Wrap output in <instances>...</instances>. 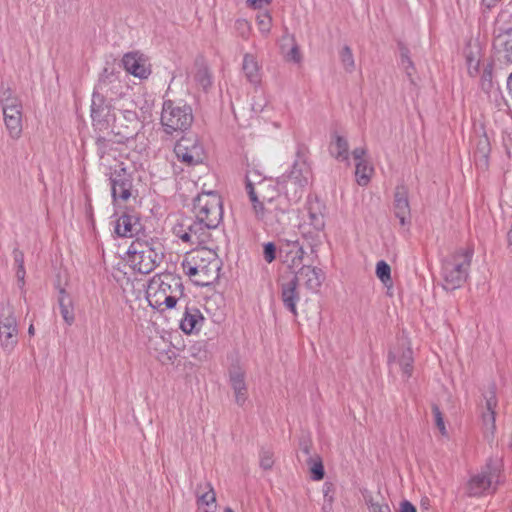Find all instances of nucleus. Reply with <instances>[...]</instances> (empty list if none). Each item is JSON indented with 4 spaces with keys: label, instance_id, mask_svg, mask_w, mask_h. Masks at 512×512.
<instances>
[{
    "label": "nucleus",
    "instance_id": "1a4fd4ad",
    "mask_svg": "<svg viewBox=\"0 0 512 512\" xmlns=\"http://www.w3.org/2000/svg\"><path fill=\"white\" fill-rule=\"evenodd\" d=\"M18 323L14 308L10 304L0 309V345L4 352L10 354L18 344Z\"/></svg>",
    "mask_w": 512,
    "mask_h": 512
},
{
    "label": "nucleus",
    "instance_id": "f03ea898",
    "mask_svg": "<svg viewBox=\"0 0 512 512\" xmlns=\"http://www.w3.org/2000/svg\"><path fill=\"white\" fill-rule=\"evenodd\" d=\"M185 273L199 286H207L219 276V260L209 249L190 253L182 263Z\"/></svg>",
    "mask_w": 512,
    "mask_h": 512
},
{
    "label": "nucleus",
    "instance_id": "f257e3e1",
    "mask_svg": "<svg viewBox=\"0 0 512 512\" xmlns=\"http://www.w3.org/2000/svg\"><path fill=\"white\" fill-rule=\"evenodd\" d=\"M182 295V283L170 273L157 274L148 283L146 298L159 311L174 308Z\"/></svg>",
    "mask_w": 512,
    "mask_h": 512
},
{
    "label": "nucleus",
    "instance_id": "f704fd0d",
    "mask_svg": "<svg viewBox=\"0 0 512 512\" xmlns=\"http://www.w3.org/2000/svg\"><path fill=\"white\" fill-rule=\"evenodd\" d=\"M364 500L369 508V512H391V509L387 503L379 501L371 494H364Z\"/></svg>",
    "mask_w": 512,
    "mask_h": 512
},
{
    "label": "nucleus",
    "instance_id": "e433bc0d",
    "mask_svg": "<svg viewBox=\"0 0 512 512\" xmlns=\"http://www.w3.org/2000/svg\"><path fill=\"white\" fill-rule=\"evenodd\" d=\"M340 59L344 69L351 73L355 68V61L349 46H344L340 52Z\"/></svg>",
    "mask_w": 512,
    "mask_h": 512
},
{
    "label": "nucleus",
    "instance_id": "b1692460",
    "mask_svg": "<svg viewBox=\"0 0 512 512\" xmlns=\"http://www.w3.org/2000/svg\"><path fill=\"white\" fill-rule=\"evenodd\" d=\"M484 398L485 411L482 412L483 424L487 430L493 432L495 429V408L497 407V398L494 387L485 393Z\"/></svg>",
    "mask_w": 512,
    "mask_h": 512
},
{
    "label": "nucleus",
    "instance_id": "e2e57ef3",
    "mask_svg": "<svg viewBox=\"0 0 512 512\" xmlns=\"http://www.w3.org/2000/svg\"><path fill=\"white\" fill-rule=\"evenodd\" d=\"M329 492H330V485L326 483V484L324 485V495H325V497H327V496H328V493H329Z\"/></svg>",
    "mask_w": 512,
    "mask_h": 512
},
{
    "label": "nucleus",
    "instance_id": "72a5a7b5",
    "mask_svg": "<svg viewBox=\"0 0 512 512\" xmlns=\"http://www.w3.org/2000/svg\"><path fill=\"white\" fill-rule=\"evenodd\" d=\"M197 71L195 73V81L203 88L207 89L211 86L212 80H211V74L208 70V68L204 64H196Z\"/></svg>",
    "mask_w": 512,
    "mask_h": 512
},
{
    "label": "nucleus",
    "instance_id": "f3484780",
    "mask_svg": "<svg viewBox=\"0 0 512 512\" xmlns=\"http://www.w3.org/2000/svg\"><path fill=\"white\" fill-rule=\"evenodd\" d=\"M122 64L124 69L135 77L143 79L150 74L146 66V60L137 52L125 54L122 58Z\"/></svg>",
    "mask_w": 512,
    "mask_h": 512
},
{
    "label": "nucleus",
    "instance_id": "603ef678",
    "mask_svg": "<svg viewBox=\"0 0 512 512\" xmlns=\"http://www.w3.org/2000/svg\"><path fill=\"white\" fill-rule=\"evenodd\" d=\"M293 248L295 249V257L293 258V264H295L296 258L301 261L304 255V250L301 246H299L298 242L293 243Z\"/></svg>",
    "mask_w": 512,
    "mask_h": 512
},
{
    "label": "nucleus",
    "instance_id": "0eeeda50",
    "mask_svg": "<svg viewBox=\"0 0 512 512\" xmlns=\"http://www.w3.org/2000/svg\"><path fill=\"white\" fill-rule=\"evenodd\" d=\"M246 190L257 219H264L266 211L265 204H271L275 197L278 196L275 185L270 180H261L254 185L252 181L247 178Z\"/></svg>",
    "mask_w": 512,
    "mask_h": 512
},
{
    "label": "nucleus",
    "instance_id": "69168bd1",
    "mask_svg": "<svg viewBox=\"0 0 512 512\" xmlns=\"http://www.w3.org/2000/svg\"><path fill=\"white\" fill-rule=\"evenodd\" d=\"M224 512H233V510L230 507H226Z\"/></svg>",
    "mask_w": 512,
    "mask_h": 512
},
{
    "label": "nucleus",
    "instance_id": "7c9ffc66",
    "mask_svg": "<svg viewBox=\"0 0 512 512\" xmlns=\"http://www.w3.org/2000/svg\"><path fill=\"white\" fill-rule=\"evenodd\" d=\"M96 145H97L98 155L101 159V164L112 168V166L110 165V162H109V157L111 156L110 151L112 150L111 149L112 143L103 137H99V138H97ZM112 157H114V156L112 155Z\"/></svg>",
    "mask_w": 512,
    "mask_h": 512
},
{
    "label": "nucleus",
    "instance_id": "ea45409f",
    "mask_svg": "<svg viewBox=\"0 0 512 512\" xmlns=\"http://www.w3.org/2000/svg\"><path fill=\"white\" fill-rule=\"evenodd\" d=\"M273 453L269 450L262 449L260 452V466L265 469H271L273 466Z\"/></svg>",
    "mask_w": 512,
    "mask_h": 512
},
{
    "label": "nucleus",
    "instance_id": "dca6fc26",
    "mask_svg": "<svg viewBox=\"0 0 512 512\" xmlns=\"http://www.w3.org/2000/svg\"><path fill=\"white\" fill-rule=\"evenodd\" d=\"M408 188L401 184L395 188L393 211L399 219L401 225H406L410 221V205L408 199Z\"/></svg>",
    "mask_w": 512,
    "mask_h": 512
},
{
    "label": "nucleus",
    "instance_id": "c85d7f7f",
    "mask_svg": "<svg viewBox=\"0 0 512 512\" xmlns=\"http://www.w3.org/2000/svg\"><path fill=\"white\" fill-rule=\"evenodd\" d=\"M197 503L199 505L210 506L216 501V494L214 489L210 483H205L204 485H198L196 489Z\"/></svg>",
    "mask_w": 512,
    "mask_h": 512
},
{
    "label": "nucleus",
    "instance_id": "393cba45",
    "mask_svg": "<svg viewBox=\"0 0 512 512\" xmlns=\"http://www.w3.org/2000/svg\"><path fill=\"white\" fill-rule=\"evenodd\" d=\"M242 69H243L246 79L251 84L256 85V84L260 83L261 77H260V72H259V65H258L256 59L254 58V56H252L250 54H246L244 56Z\"/></svg>",
    "mask_w": 512,
    "mask_h": 512
},
{
    "label": "nucleus",
    "instance_id": "473e14b6",
    "mask_svg": "<svg viewBox=\"0 0 512 512\" xmlns=\"http://www.w3.org/2000/svg\"><path fill=\"white\" fill-rule=\"evenodd\" d=\"M4 123L9 136L12 139H19L22 134V117H4Z\"/></svg>",
    "mask_w": 512,
    "mask_h": 512
},
{
    "label": "nucleus",
    "instance_id": "5701e85b",
    "mask_svg": "<svg viewBox=\"0 0 512 512\" xmlns=\"http://www.w3.org/2000/svg\"><path fill=\"white\" fill-rule=\"evenodd\" d=\"M204 322V317L196 307H186L183 317L180 321V328L186 334H191L200 330Z\"/></svg>",
    "mask_w": 512,
    "mask_h": 512
},
{
    "label": "nucleus",
    "instance_id": "c9c22d12",
    "mask_svg": "<svg viewBox=\"0 0 512 512\" xmlns=\"http://www.w3.org/2000/svg\"><path fill=\"white\" fill-rule=\"evenodd\" d=\"M376 275L385 286L392 284L391 268L385 261L381 260L377 263Z\"/></svg>",
    "mask_w": 512,
    "mask_h": 512
},
{
    "label": "nucleus",
    "instance_id": "680f3d73",
    "mask_svg": "<svg viewBox=\"0 0 512 512\" xmlns=\"http://www.w3.org/2000/svg\"><path fill=\"white\" fill-rule=\"evenodd\" d=\"M28 334H29L30 336H33V335L35 334V328H34V325H33V324H31V325L29 326V328H28Z\"/></svg>",
    "mask_w": 512,
    "mask_h": 512
},
{
    "label": "nucleus",
    "instance_id": "a878e982",
    "mask_svg": "<svg viewBox=\"0 0 512 512\" xmlns=\"http://www.w3.org/2000/svg\"><path fill=\"white\" fill-rule=\"evenodd\" d=\"M135 104L133 102L130 103V107L121 109L122 118L125 120V128L128 130L131 128V131H127L124 135L126 138H130L133 136L135 130L138 126V115L135 109Z\"/></svg>",
    "mask_w": 512,
    "mask_h": 512
},
{
    "label": "nucleus",
    "instance_id": "f8f14e48",
    "mask_svg": "<svg viewBox=\"0 0 512 512\" xmlns=\"http://www.w3.org/2000/svg\"><path fill=\"white\" fill-rule=\"evenodd\" d=\"M91 119L95 129L100 131L108 130L117 121L111 103L96 89L92 94Z\"/></svg>",
    "mask_w": 512,
    "mask_h": 512
},
{
    "label": "nucleus",
    "instance_id": "49530a36",
    "mask_svg": "<svg viewBox=\"0 0 512 512\" xmlns=\"http://www.w3.org/2000/svg\"><path fill=\"white\" fill-rule=\"evenodd\" d=\"M13 96L14 95H13L12 90L8 86H5L4 83H1V85H0V103L3 102L5 98L10 99Z\"/></svg>",
    "mask_w": 512,
    "mask_h": 512
},
{
    "label": "nucleus",
    "instance_id": "0e129e2a",
    "mask_svg": "<svg viewBox=\"0 0 512 512\" xmlns=\"http://www.w3.org/2000/svg\"><path fill=\"white\" fill-rule=\"evenodd\" d=\"M509 37H510V39L505 42V45H507V46L509 45L510 48L512 49V34L509 35Z\"/></svg>",
    "mask_w": 512,
    "mask_h": 512
},
{
    "label": "nucleus",
    "instance_id": "8fccbe9b",
    "mask_svg": "<svg viewBox=\"0 0 512 512\" xmlns=\"http://www.w3.org/2000/svg\"><path fill=\"white\" fill-rule=\"evenodd\" d=\"M366 154V149L365 148H355L353 151H352V155H353V158L358 162V161H366L365 159H363V157L365 156Z\"/></svg>",
    "mask_w": 512,
    "mask_h": 512
},
{
    "label": "nucleus",
    "instance_id": "7ed1b4c3",
    "mask_svg": "<svg viewBox=\"0 0 512 512\" xmlns=\"http://www.w3.org/2000/svg\"><path fill=\"white\" fill-rule=\"evenodd\" d=\"M127 254L134 270L142 274H148L162 262L164 246L158 239L136 238L130 244Z\"/></svg>",
    "mask_w": 512,
    "mask_h": 512
},
{
    "label": "nucleus",
    "instance_id": "bb28decb",
    "mask_svg": "<svg viewBox=\"0 0 512 512\" xmlns=\"http://www.w3.org/2000/svg\"><path fill=\"white\" fill-rule=\"evenodd\" d=\"M348 149V141L344 137L336 135L334 137V141L330 145L331 155H333L337 160L347 161L349 158Z\"/></svg>",
    "mask_w": 512,
    "mask_h": 512
},
{
    "label": "nucleus",
    "instance_id": "aec40b11",
    "mask_svg": "<svg viewBox=\"0 0 512 512\" xmlns=\"http://www.w3.org/2000/svg\"><path fill=\"white\" fill-rule=\"evenodd\" d=\"M183 226L184 225H182L181 228H183ZM206 230H209L206 224L196 219V221L189 224L185 230L180 229L177 235L183 242L200 244L203 243L207 237Z\"/></svg>",
    "mask_w": 512,
    "mask_h": 512
},
{
    "label": "nucleus",
    "instance_id": "864d4df0",
    "mask_svg": "<svg viewBox=\"0 0 512 512\" xmlns=\"http://www.w3.org/2000/svg\"><path fill=\"white\" fill-rule=\"evenodd\" d=\"M288 57H289V59H291L294 62L300 61L301 57H300V52H299V49L297 46H293L291 48V50L288 53Z\"/></svg>",
    "mask_w": 512,
    "mask_h": 512
},
{
    "label": "nucleus",
    "instance_id": "20e7f679",
    "mask_svg": "<svg viewBox=\"0 0 512 512\" xmlns=\"http://www.w3.org/2000/svg\"><path fill=\"white\" fill-rule=\"evenodd\" d=\"M473 250L467 248L449 255L442 263V277L446 290H455L466 281Z\"/></svg>",
    "mask_w": 512,
    "mask_h": 512
},
{
    "label": "nucleus",
    "instance_id": "423d86ee",
    "mask_svg": "<svg viewBox=\"0 0 512 512\" xmlns=\"http://www.w3.org/2000/svg\"><path fill=\"white\" fill-rule=\"evenodd\" d=\"M193 122L192 108L182 102L166 100L163 103L161 124L167 134L187 130Z\"/></svg>",
    "mask_w": 512,
    "mask_h": 512
},
{
    "label": "nucleus",
    "instance_id": "2f4dec72",
    "mask_svg": "<svg viewBox=\"0 0 512 512\" xmlns=\"http://www.w3.org/2000/svg\"><path fill=\"white\" fill-rule=\"evenodd\" d=\"M400 65L405 71L409 81L414 84L413 74L415 72V67L412 60L410 59L408 48L404 46L400 47Z\"/></svg>",
    "mask_w": 512,
    "mask_h": 512
},
{
    "label": "nucleus",
    "instance_id": "37998d69",
    "mask_svg": "<svg viewBox=\"0 0 512 512\" xmlns=\"http://www.w3.org/2000/svg\"><path fill=\"white\" fill-rule=\"evenodd\" d=\"M264 259L271 263L276 257V247L273 243L269 242L264 245L263 250Z\"/></svg>",
    "mask_w": 512,
    "mask_h": 512
},
{
    "label": "nucleus",
    "instance_id": "cd10ccee",
    "mask_svg": "<svg viewBox=\"0 0 512 512\" xmlns=\"http://www.w3.org/2000/svg\"><path fill=\"white\" fill-rule=\"evenodd\" d=\"M58 302H59L60 313H61L64 321L68 325H71L74 322L73 306H72L71 298L69 297V295L66 294L64 289L60 290Z\"/></svg>",
    "mask_w": 512,
    "mask_h": 512
},
{
    "label": "nucleus",
    "instance_id": "4d7b16f0",
    "mask_svg": "<svg viewBox=\"0 0 512 512\" xmlns=\"http://www.w3.org/2000/svg\"><path fill=\"white\" fill-rule=\"evenodd\" d=\"M507 89H508L509 95L512 97V73L508 76V79H507Z\"/></svg>",
    "mask_w": 512,
    "mask_h": 512
},
{
    "label": "nucleus",
    "instance_id": "4468645a",
    "mask_svg": "<svg viewBox=\"0 0 512 512\" xmlns=\"http://www.w3.org/2000/svg\"><path fill=\"white\" fill-rule=\"evenodd\" d=\"M389 364L396 363L402 370L403 377L409 378L413 371V351L407 340L399 341V349L389 353Z\"/></svg>",
    "mask_w": 512,
    "mask_h": 512
},
{
    "label": "nucleus",
    "instance_id": "6e6d98bb",
    "mask_svg": "<svg viewBox=\"0 0 512 512\" xmlns=\"http://www.w3.org/2000/svg\"><path fill=\"white\" fill-rule=\"evenodd\" d=\"M25 268L24 266L23 267H17V271H16V277L18 279V281L20 282V285L21 287L24 285V278H25Z\"/></svg>",
    "mask_w": 512,
    "mask_h": 512
},
{
    "label": "nucleus",
    "instance_id": "39448f33",
    "mask_svg": "<svg viewBox=\"0 0 512 512\" xmlns=\"http://www.w3.org/2000/svg\"><path fill=\"white\" fill-rule=\"evenodd\" d=\"M193 213L208 229L217 228L223 218L221 197L214 191L199 194L194 199Z\"/></svg>",
    "mask_w": 512,
    "mask_h": 512
},
{
    "label": "nucleus",
    "instance_id": "3c124183",
    "mask_svg": "<svg viewBox=\"0 0 512 512\" xmlns=\"http://www.w3.org/2000/svg\"><path fill=\"white\" fill-rule=\"evenodd\" d=\"M272 0H247L248 6L254 9H260L263 5L269 4Z\"/></svg>",
    "mask_w": 512,
    "mask_h": 512
},
{
    "label": "nucleus",
    "instance_id": "13d9d810",
    "mask_svg": "<svg viewBox=\"0 0 512 512\" xmlns=\"http://www.w3.org/2000/svg\"><path fill=\"white\" fill-rule=\"evenodd\" d=\"M498 0H483L484 4L487 6V7H492L496 4Z\"/></svg>",
    "mask_w": 512,
    "mask_h": 512
},
{
    "label": "nucleus",
    "instance_id": "c03bdc74",
    "mask_svg": "<svg viewBox=\"0 0 512 512\" xmlns=\"http://www.w3.org/2000/svg\"><path fill=\"white\" fill-rule=\"evenodd\" d=\"M3 117H22V105L9 106L2 108Z\"/></svg>",
    "mask_w": 512,
    "mask_h": 512
},
{
    "label": "nucleus",
    "instance_id": "4c0bfd02",
    "mask_svg": "<svg viewBox=\"0 0 512 512\" xmlns=\"http://www.w3.org/2000/svg\"><path fill=\"white\" fill-rule=\"evenodd\" d=\"M480 85H481V89L486 93H489L494 86L493 75H492V66L490 64L487 65L483 69V72L481 75V80H480Z\"/></svg>",
    "mask_w": 512,
    "mask_h": 512
},
{
    "label": "nucleus",
    "instance_id": "09e8293b",
    "mask_svg": "<svg viewBox=\"0 0 512 512\" xmlns=\"http://www.w3.org/2000/svg\"><path fill=\"white\" fill-rule=\"evenodd\" d=\"M1 107H9V106H16V105H22L21 101L16 97L13 96L10 99L5 98L3 102L0 103Z\"/></svg>",
    "mask_w": 512,
    "mask_h": 512
},
{
    "label": "nucleus",
    "instance_id": "9d476101",
    "mask_svg": "<svg viewBox=\"0 0 512 512\" xmlns=\"http://www.w3.org/2000/svg\"><path fill=\"white\" fill-rule=\"evenodd\" d=\"M500 476V463L498 460L490 459L481 472L472 476L468 483V495L480 496L490 488L495 489Z\"/></svg>",
    "mask_w": 512,
    "mask_h": 512
},
{
    "label": "nucleus",
    "instance_id": "9b49d317",
    "mask_svg": "<svg viewBox=\"0 0 512 512\" xmlns=\"http://www.w3.org/2000/svg\"><path fill=\"white\" fill-rule=\"evenodd\" d=\"M324 228L325 219L321 204L319 202L310 203L307 218L299 226L301 234L309 239L312 245H317L325 235Z\"/></svg>",
    "mask_w": 512,
    "mask_h": 512
},
{
    "label": "nucleus",
    "instance_id": "58836bf2",
    "mask_svg": "<svg viewBox=\"0 0 512 512\" xmlns=\"http://www.w3.org/2000/svg\"><path fill=\"white\" fill-rule=\"evenodd\" d=\"M257 25L261 33L267 35L270 32L272 17L268 12H262L257 15Z\"/></svg>",
    "mask_w": 512,
    "mask_h": 512
},
{
    "label": "nucleus",
    "instance_id": "de8ad7c7",
    "mask_svg": "<svg viewBox=\"0 0 512 512\" xmlns=\"http://www.w3.org/2000/svg\"><path fill=\"white\" fill-rule=\"evenodd\" d=\"M13 255H14V262H15L16 266L23 267L24 266V254L20 250L14 249Z\"/></svg>",
    "mask_w": 512,
    "mask_h": 512
},
{
    "label": "nucleus",
    "instance_id": "a211bd4d",
    "mask_svg": "<svg viewBox=\"0 0 512 512\" xmlns=\"http://www.w3.org/2000/svg\"><path fill=\"white\" fill-rule=\"evenodd\" d=\"M229 378L230 385L234 390L236 403L242 406L247 400L245 371L239 366H232L229 370Z\"/></svg>",
    "mask_w": 512,
    "mask_h": 512
},
{
    "label": "nucleus",
    "instance_id": "412c9836",
    "mask_svg": "<svg viewBox=\"0 0 512 512\" xmlns=\"http://www.w3.org/2000/svg\"><path fill=\"white\" fill-rule=\"evenodd\" d=\"M297 278H289L281 283V299L287 310L297 315V302L299 293L297 291Z\"/></svg>",
    "mask_w": 512,
    "mask_h": 512
},
{
    "label": "nucleus",
    "instance_id": "79ce46f5",
    "mask_svg": "<svg viewBox=\"0 0 512 512\" xmlns=\"http://www.w3.org/2000/svg\"><path fill=\"white\" fill-rule=\"evenodd\" d=\"M312 479L320 481L324 478L325 472L321 461L315 462L311 467Z\"/></svg>",
    "mask_w": 512,
    "mask_h": 512
},
{
    "label": "nucleus",
    "instance_id": "2eb2a0df",
    "mask_svg": "<svg viewBox=\"0 0 512 512\" xmlns=\"http://www.w3.org/2000/svg\"><path fill=\"white\" fill-rule=\"evenodd\" d=\"M174 152L179 160L195 165L202 161V147L196 142L181 138L174 147Z\"/></svg>",
    "mask_w": 512,
    "mask_h": 512
},
{
    "label": "nucleus",
    "instance_id": "a18cd8bd",
    "mask_svg": "<svg viewBox=\"0 0 512 512\" xmlns=\"http://www.w3.org/2000/svg\"><path fill=\"white\" fill-rule=\"evenodd\" d=\"M236 29L244 36L250 29L248 21L245 19H238L235 23Z\"/></svg>",
    "mask_w": 512,
    "mask_h": 512
},
{
    "label": "nucleus",
    "instance_id": "5fc2aeb1",
    "mask_svg": "<svg viewBox=\"0 0 512 512\" xmlns=\"http://www.w3.org/2000/svg\"><path fill=\"white\" fill-rule=\"evenodd\" d=\"M399 512H416V508L412 503L405 500L401 503Z\"/></svg>",
    "mask_w": 512,
    "mask_h": 512
},
{
    "label": "nucleus",
    "instance_id": "6e6552de",
    "mask_svg": "<svg viewBox=\"0 0 512 512\" xmlns=\"http://www.w3.org/2000/svg\"><path fill=\"white\" fill-rule=\"evenodd\" d=\"M311 178V169L306 161V158L301 148H298L296 152V159L292 165L290 172L287 175L282 176V183L285 184L286 192L288 193V186H293L294 194L293 200H298L301 194H298V190H302L309 184Z\"/></svg>",
    "mask_w": 512,
    "mask_h": 512
},
{
    "label": "nucleus",
    "instance_id": "a19ab883",
    "mask_svg": "<svg viewBox=\"0 0 512 512\" xmlns=\"http://www.w3.org/2000/svg\"><path fill=\"white\" fill-rule=\"evenodd\" d=\"M432 412H433V415L435 418V424H436L437 428L439 429L440 433L442 435H446L447 431H446L444 419H443V416H442V413H441L439 407L437 405H433Z\"/></svg>",
    "mask_w": 512,
    "mask_h": 512
},
{
    "label": "nucleus",
    "instance_id": "ddd939ff",
    "mask_svg": "<svg viewBox=\"0 0 512 512\" xmlns=\"http://www.w3.org/2000/svg\"><path fill=\"white\" fill-rule=\"evenodd\" d=\"M111 194L114 202L127 201L131 196L132 177L127 172L123 163L115 165L110 175Z\"/></svg>",
    "mask_w": 512,
    "mask_h": 512
},
{
    "label": "nucleus",
    "instance_id": "6ab92c4d",
    "mask_svg": "<svg viewBox=\"0 0 512 512\" xmlns=\"http://www.w3.org/2000/svg\"><path fill=\"white\" fill-rule=\"evenodd\" d=\"M291 278H297V284L301 281L309 290L317 291L324 280V274L316 267L303 266Z\"/></svg>",
    "mask_w": 512,
    "mask_h": 512
},
{
    "label": "nucleus",
    "instance_id": "052dcab7",
    "mask_svg": "<svg viewBox=\"0 0 512 512\" xmlns=\"http://www.w3.org/2000/svg\"><path fill=\"white\" fill-rule=\"evenodd\" d=\"M477 70H478V63L476 64L475 67H472L471 63L469 64V73H470V75H474V73H476Z\"/></svg>",
    "mask_w": 512,
    "mask_h": 512
},
{
    "label": "nucleus",
    "instance_id": "c756f323",
    "mask_svg": "<svg viewBox=\"0 0 512 512\" xmlns=\"http://www.w3.org/2000/svg\"><path fill=\"white\" fill-rule=\"evenodd\" d=\"M373 167L367 161L356 162L355 177L360 186H366L373 173Z\"/></svg>",
    "mask_w": 512,
    "mask_h": 512
},
{
    "label": "nucleus",
    "instance_id": "bf43d9fd",
    "mask_svg": "<svg viewBox=\"0 0 512 512\" xmlns=\"http://www.w3.org/2000/svg\"><path fill=\"white\" fill-rule=\"evenodd\" d=\"M507 241H508L509 245H512V223H511V227L507 233Z\"/></svg>",
    "mask_w": 512,
    "mask_h": 512
},
{
    "label": "nucleus",
    "instance_id": "4be33fe9",
    "mask_svg": "<svg viewBox=\"0 0 512 512\" xmlns=\"http://www.w3.org/2000/svg\"><path fill=\"white\" fill-rule=\"evenodd\" d=\"M141 228L140 220L136 215L123 214L116 222L115 232L120 237H133Z\"/></svg>",
    "mask_w": 512,
    "mask_h": 512
}]
</instances>
